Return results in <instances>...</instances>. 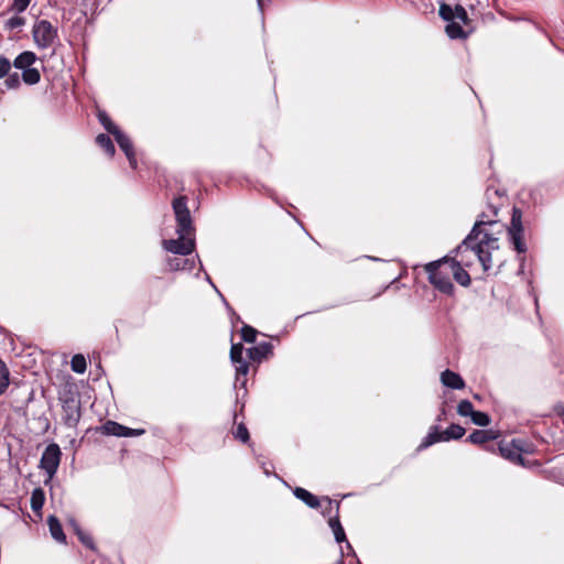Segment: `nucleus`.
Returning <instances> with one entry per match:
<instances>
[{"label":"nucleus","instance_id":"obj_1","mask_svg":"<svg viewBox=\"0 0 564 564\" xmlns=\"http://www.w3.org/2000/svg\"><path fill=\"white\" fill-rule=\"evenodd\" d=\"M503 192L495 187H487L486 199L488 210H484L476 220L469 235L456 248L458 254L463 251L473 252L482 265L484 271L491 268V252L499 248L498 234L502 231L503 225L496 219Z\"/></svg>","mask_w":564,"mask_h":564},{"label":"nucleus","instance_id":"obj_2","mask_svg":"<svg viewBox=\"0 0 564 564\" xmlns=\"http://www.w3.org/2000/svg\"><path fill=\"white\" fill-rule=\"evenodd\" d=\"M425 271L429 274L430 283L435 289L448 295L453 294L454 284L452 283L449 267L445 263V258L427 263Z\"/></svg>","mask_w":564,"mask_h":564},{"label":"nucleus","instance_id":"obj_3","mask_svg":"<svg viewBox=\"0 0 564 564\" xmlns=\"http://www.w3.org/2000/svg\"><path fill=\"white\" fill-rule=\"evenodd\" d=\"M32 37L39 48L45 50L58 39V31L50 21L39 20L33 24Z\"/></svg>","mask_w":564,"mask_h":564},{"label":"nucleus","instance_id":"obj_4","mask_svg":"<svg viewBox=\"0 0 564 564\" xmlns=\"http://www.w3.org/2000/svg\"><path fill=\"white\" fill-rule=\"evenodd\" d=\"M62 401V421L67 427L74 429L82 417V403L79 398L69 392L61 398Z\"/></svg>","mask_w":564,"mask_h":564},{"label":"nucleus","instance_id":"obj_5","mask_svg":"<svg viewBox=\"0 0 564 564\" xmlns=\"http://www.w3.org/2000/svg\"><path fill=\"white\" fill-rule=\"evenodd\" d=\"M465 434V429L459 424H451L444 432H440L437 426H432L427 435L422 440L419 449H425L431 445L449 440H458Z\"/></svg>","mask_w":564,"mask_h":564},{"label":"nucleus","instance_id":"obj_6","mask_svg":"<svg viewBox=\"0 0 564 564\" xmlns=\"http://www.w3.org/2000/svg\"><path fill=\"white\" fill-rule=\"evenodd\" d=\"M172 205L177 224V235L189 236L193 232L194 228L191 212L187 207V198L185 196L176 197L174 198Z\"/></svg>","mask_w":564,"mask_h":564},{"label":"nucleus","instance_id":"obj_7","mask_svg":"<svg viewBox=\"0 0 564 564\" xmlns=\"http://www.w3.org/2000/svg\"><path fill=\"white\" fill-rule=\"evenodd\" d=\"M62 452L59 446L56 443L48 444L40 459L39 467L45 471L47 475V479L45 480V485L53 479L55 476L59 463H61Z\"/></svg>","mask_w":564,"mask_h":564},{"label":"nucleus","instance_id":"obj_8","mask_svg":"<svg viewBox=\"0 0 564 564\" xmlns=\"http://www.w3.org/2000/svg\"><path fill=\"white\" fill-rule=\"evenodd\" d=\"M509 241L518 253H524L527 246L523 241L522 213L519 208H513L511 225L508 228Z\"/></svg>","mask_w":564,"mask_h":564},{"label":"nucleus","instance_id":"obj_9","mask_svg":"<svg viewBox=\"0 0 564 564\" xmlns=\"http://www.w3.org/2000/svg\"><path fill=\"white\" fill-rule=\"evenodd\" d=\"M455 252L457 251L455 250ZM466 252L467 251H463L462 254L456 253L459 260L445 257V263L449 267L451 275L462 286H468L471 282L469 273L463 268L464 265L468 267L470 264V261L465 259L464 253Z\"/></svg>","mask_w":564,"mask_h":564},{"label":"nucleus","instance_id":"obj_10","mask_svg":"<svg viewBox=\"0 0 564 564\" xmlns=\"http://www.w3.org/2000/svg\"><path fill=\"white\" fill-rule=\"evenodd\" d=\"M186 237L187 236H178L177 239H164L162 246L166 251L174 254H191L195 249V240Z\"/></svg>","mask_w":564,"mask_h":564},{"label":"nucleus","instance_id":"obj_11","mask_svg":"<svg viewBox=\"0 0 564 564\" xmlns=\"http://www.w3.org/2000/svg\"><path fill=\"white\" fill-rule=\"evenodd\" d=\"M440 17L445 21H459L463 24L467 25L469 23V18L465 8L460 4H456L452 7L445 2H442L440 6Z\"/></svg>","mask_w":564,"mask_h":564},{"label":"nucleus","instance_id":"obj_12","mask_svg":"<svg viewBox=\"0 0 564 564\" xmlns=\"http://www.w3.org/2000/svg\"><path fill=\"white\" fill-rule=\"evenodd\" d=\"M524 442L522 440H512L510 444L499 445V451L501 455L511 462H516L520 465H524L523 458L521 456V452L524 451L522 444Z\"/></svg>","mask_w":564,"mask_h":564},{"label":"nucleus","instance_id":"obj_13","mask_svg":"<svg viewBox=\"0 0 564 564\" xmlns=\"http://www.w3.org/2000/svg\"><path fill=\"white\" fill-rule=\"evenodd\" d=\"M335 506H336L337 513L335 517L329 518L328 525L334 533L336 542L337 543L346 542V547H347L348 552L355 555L354 549H352L351 544L347 541L345 530L339 521L338 510H339L340 503L336 501Z\"/></svg>","mask_w":564,"mask_h":564},{"label":"nucleus","instance_id":"obj_14","mask_svg":"<svg viewBox=\"0 0 564 564\" xmlns=\"http://www.w3.org/2000/svg\"><path fill=\"white\" fill-rule=\"evenodd\" d=\"M102 430L105 434L115 435L119 437L138 436L144 433L143 430H133L113 421H107L102 425Z\"/></svg>","mask_w":564,"mask_h":564},{"label":"nucleus","instance_id":"obj_15","mask_svg":"<svg viewBox=\"0 0 564 564\" xmlns=\"http://www.w3.org/2000/svg\"><path fill=\"white\" fill-rule=\"evenodd\" d=\"M119 148L124 152L130 166L134 170L137 169V158L133 149V144L128 135H126L121 130H119L116 134H113Z\"/></svg>","mask_w":564,"mask_h":564},{"label":"nucleus","instance_id":"obj_16","mask_svg":"<svg viewBox=\"0 0 564 564\" xmlns=\"http://www.w3.org/2000/svg\"><path fill=\"white\" fill-rule=\"evenodd\" d=\"M272 351V345L263 341L247 350L249 359L260 362L263 358L268 357Z\"/></svg>","mask_w":564,"mask_h":564},{"label":"nucleus","instance_id":"obj_17","mask_svg":"<svg viewBox=\"0 0 564 564\" xmlns=\"http://www.w3.org/2000/svg\"><path fill=\"white\" fill-rule=\"evenodd\" d=\"M441 381L445 387H448L452 389L459 390L465 387V382H464L463 378L458 373H456L449 369H446L445 371H443L441 373Z\"/></svg>","mask_w":564,"mask_h":564},{"label":"nucleus","instance_id":"obj_18","mask_svg":"<svg viewBox=\"0 0 564 564\" xmlns=\"http://www.w3.org/2000/svg\"><path fill=\"white\" fill-rule=\"evenodd\" d=\"M496 437L497 435L491 430H475L468 435L466 442L476 445H484Z\"/></svg>","mask_w":564,"mask_h":564},{"label":"nucleus","instance_id":"obj_19","mask_svg":"<svg viewBox=\"0 0 564 564\" xmlns=\"http://www.w3.org/2000/svg\"><path fill=\"white\" fill-rule=\"evenodd\" d=\"M36 59L37 57L35 53L31 51H24L15 57L13 61V66L18 69H22L23 72L26 68H31Z\"/></svg>","mask_w":564,"mask_h":564},{"label":"nucleus","instance_id":"obj_20","mask_svg":"<svg viewBox=\"0 0 564 564\" xmlns=\"http://www.w3.org/2000/svg\"><path fill=\"white\" fill-rule=\"evenodd\" d=\"M293 494L297 499L302 500L310 508L317 509L319 507L318 498L306 489L296 487L293 490Z\"/></svg>","mask_w":564,"mask_h":564},{"label":"nucleus","instance_id":"obj_21","mask_svg":"<svg viewBox=\"0 0 564 564\" xmlns=\"http://www.w3.org/2000/svg\"><path fill=\"white\" fill-rule=\"evenodd\" d=\"M47 524L52 538L59 543H65L66 535L64 534L62 524L59 523L58 519L55 516H50L47 519Z\"/></svg>","mask_w":564,"mask_h":564},{"label":"nucleus","instance_id":"obj_22","mask_svg":"<svg viewBox=\"0 0 564 564\" xmlns=\"http://www.w3.org/2000/svg\"><path fill=\"white\" fill-rule=\"evenodd\" d=\"M447 25L445 28L446 34L452 40H464L468 36V33L465 32L460 25L459 22H456L454 20L447 21Z\"/></svg>","mask_w":564,"mask_h":564},{"label":"nucleus","instance_id":"obj_23","mask_svg":"<svg viewBox=\"0 0 564 564\" xmlns=\"http://www.w3.org/2000/svg\"><path fill=\"white\" fill-rule=\"evenodd\" d=\"M194 260L181 259V258H169L167 265L172 271L178 270H192L194 268Z\"/></svg>","mask_w":564,"mask_h":564},{"label":"nucleus","instance_id":"obj_24","mask_svg":"<svg viewBox=\"0 0 564 564\" xmlns=\"http://www.w3.org/2000/svg\"><path fill=\"white\" fill-rule=\"evenodd\" d=\"M45 501V492L42 488L33 489L31 494V509L39 513L41 512Z\"/></svg>","mask_w":564,"mask_h":564},{"label":"nucleus","instance_id":"obj_25","mask_svg":"<svg viewBox=\"0 0 564 564\" xmlns=\"http://www.w3.org/2000/svg\"><path fill=\"white\" fill-rule=\"evenodd\" d=\"M236 368V383H239L241 387L246 386L247 379L246 376L249 372V364L247 360H240V362H234Z\"/></svg>","mask_w":564,"mask_h":564},{"label":"nucleus","instance_id":"obj_26","mask_svg":"<svg viewBox=\"0 0 564 564\" xmlns=\"http://www.w3.org/2000/svg\"><path fill=\"white\" fill-rule=\"evenodd\" d=\"M100 124L112 135L116 134L120 129L112 122L110 117L104 110H98L97 113Z\"/></svg>","mask_w":564,"mask_h":564},{"label":"nucleus","instance_id":"obj_27","mask_svg":"<svg viewBox=\"0 0 564 564\" xmlns=\"http://www.w3.org/2000/svg\"><path fill=\"white\" fill-rule=\"evenodd\" d=\"M96 142L109 156L115 154L116 149L109 135L100 133L97 135Z\"/></svg>","mask_w":564,"mask_h":564},{"label":"nucleus","instance_id":"obj_28","mask_svg":"<svg viewBox=\"0 0 564 564\" xmlns=\"http://www.w3.org/2000/svg\"><path fill=\"white\" fill-rule=\"evenodd\" d=\"M21 77L26 85H35L41 80V74L34 67L24 69Z\"/></svg>","mask_w":564,"mask_h":564},{"label":"nucleus","instance_id":"obj_29","mask_svg":"<svg viewBox=\"0 0 564 564\" xmlns=\"http://www.w3.org/2000/svg\"><path fill=\"white\" fill-rule=\"evenodd\" d=\"M70 368L76 373H84L87 368L86 359L83 355L77 354L70 360Z\"/></svg>","mask_w":564,"mask_h":564},{"label":"nucleus","instance_id":"obj_30","mask_svg":"<svg viewBox=\"0 0 564 564\" xmlns=\"http://www.w3.org/2000/svg\"><path fill=\"white\" fill-rule=\"evenodd\" d=\"M9 369L4 361L0 359V395L4 393L9 386Z\"/></svg>","mask_w":564,"mask_h":564},{"label":"nucleus","instance_id":"obj_31","mask_svg":"<svg viewBox=\"0 0 564 564\" xmlns=\"http://www.w3.org/2000/svg\"><path fill=\"white\" fill-rule=\"evenodd\" d=\"M470 417L473 423L478 426H488L491 422L489 415L481 411H475Z\"/></svg>","mask_w":564,"mask_h":564},{"label":"nucleus","instance_id":"obj_32","mask_svg":"<svg viewBox=\"0 0 564 564\" xmlns=\"http://www.w3.org/2000/svg\"><path fill=\"white\" fill-rule=\"evenodd\" d=\"M457 412L462 416H471L475 412L474 405L469 400H462L458 403Z\"/></svg>","mask_w":564,"mask_h":564},{"label":"nucleus","instance_id":"obj_33","mask_svg":"<svg viewBox=\"0 0 564 564\" xmlns=\"http://www.w3.org/2000/svg\"><path fill=\"white\" fill-rule=\"evenodd\" d=\"M257 334H258L257 329H254L253 327H251L249 325H243L241 328V338L246 343H254L256 338H257Z\"/></svg>","mask_w":564,"mask_h":564},{"label":"nucleus","instance_id":"obj_34","mask_svg":"<svg viewBox=\"0 0 564 564\" xmlns=\"http://www.w3.org/2000/svg\"><path fill=\"white\" fill-rule=\"evenodd\" d=\"M234 436L236 440H239L242 443H248L250 441L249 431L243 423L237 425V429L234 432Z\"/></svg>","mask_w":564,"mask_h":564},{"label":"nucleus","instance_id":"obj_35","mask_svg":"<svg viewBox=\"0 0 564 564\" xmlns=\"http://www.w3.org/2000/svg\"><path fill=\"white\" fill-rule=\"evenodd\" d=\"M242 354H243V346L242 344L238 343V344H232L231 345V348H230V359H231V362H240V360H243V357H242Z\"/></svg>","mask_w":564,"mask_h":564},{"label":"nucleus","instance_id":"obj_36","mask_svg":"<svg viewBox=\"0 0 564 564\" xmlns=\"http://www.w3.org/2000/svg\"><path fill=\"white\" fill-rule=\"evenodd\" d=\"M7 79L4 82L7 88L17 89L21 85L20 75L18 73H13L6 76Z\"/></svg>","mask_w":564,"mask_h":564},{"label":"nucleus","instance_id":"obj_37","mask_svg":"<svg viewBox=\"0 0 564 564\" xmlns=\"http://www.w3.org/2000/svg\"><path fill=\"white\" fill-rule=\"evenodd\" d=\"M24 24H25V19L22 18V17H19V15L11 17L7 21V28L10 29V30L20 29Z\"/></svg>","mask_w":564,"mask_h":564},{"label":"nucleus","instance_id":"obj_38","mask_svg":"<svg viewBox=\"0 0 564 564\" xmlns=\"http://www.w3.org/2000/svg\"><path fill=\"white\" fill-rule=\"evenodd\" d=\"M11 66V62L7 57L0 56V79L9 75Z\"/></svg>","mask_w":564,"mask_h":564},{"label":"nucleus","instance_id":"obj_39","mask_svg":"<svg viewBox=\"0 0 564 564\" xmlns=\"http://www.w3.org/2000/svg\"><path fill=\"white\" fill-rule=\"evenodd\" d=\"M77 538L86 547H88L90 550H95L96 549L95 547V543H94V539H93V536L89 533L83 531Z\"/></svg>","mask_w":564,"mask_h":564},{"label":"nucleus","instance_id":"obj_40","mask_svg":"<svg viewBox=\"0 0 564 564\" xmlns=\"http://www.w3.org/2000/svg\"><path fill=\"white\" fill-rule=\"evenodd\" d=\"M30 2L31 0H13L11 9L17 13H22L28 9Z\"/></svg>","mask_w":564,"mask_h":564},{"label":"nucleus","instance_id":"obj_41","mask_svg":"<svg viewBox=\"0 0 564 564\" xmlns=\"http://www.w3.org/2000/svg\"><path fill=\"white\" fill-rule=\"evenodd\" d=\"M206 281H208L212 284V286L216 290V292L219 294V296L221 297V300L225 303V305L228 308V311L237 318V321H240V317L238 315H236V313L229 306L228 302L226 301L224 295L217 290V288L215 286V284L213 283V281H212V279H210V276L208 274H206Z\"/></svg>","mask_w":564,"mask_h":564},{"label":"nucleus","instance_id":"obj_42","mask_svg":"<svg viewBox=\"0 0 564 564\" xmlns=\"http://www.w3.org/2000/svg\"><path fill=\"white\" fill-rule=\"evenodd\" d=\"M69 525L72 527L75 534L78 536L84 530L80 528V525L77 523L76 520L72 519L69 521Z\"/></svg>","mask_w":564,"mask_h":564},{"label":"nucleus","instance_id":"obj_43","mask_svg":"<svg viewBox=\"0 0 564 564\" xmlns=\"http://www.w3.org/2000/svg\"><path fill=\"white\" fill-rule=\"evenodd\" d=\"M260 11L263 10V0H257Z\"/></svg>","mask_w":564,"mask_h":564},{"label":"nucleus","instance_id":"obj_44","mask_svg":"<svg viewBox=\"0 0 564 564\" xmlns=\"http://www.w3.org/2000/svg\"><path fill=\"white\" fill-rule=\"evenodd\" d=\"M445 414V410H442V413L438 415L437 421H441L443 419V415Z\"/></svg>","mask_w":564,"mask_h":564},{"label":"nucleus","instance_id":"obj_45","mask_svg":"<svg viewBox=\"0 0 564 564\" xmlns=\"http://www.w3.org/2000/svg\"><path fill=\"white\" fill-rule=\"evenodd\" d=\"M327 500H328L329 506H332L333 500H330V499H328V498H327Z\"/></svg>","mask_w":564,"mask_h":564}]
</instances>
